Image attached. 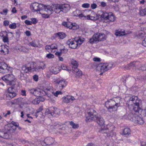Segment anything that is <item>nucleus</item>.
Returning <instances> with one entry per match:
<instances>
[{
	"instance_id": "f3484780",
	"label": "nucleus",
	"mask_w": 146,
	"mask_h": 146,
	"mask_svg": "<svg viewBox=\"0 0 146 146\" xmlns=\"http://www.w3.org/2000/svg\"><path fill=\"white\" fill-rule=\"evenodd\" d=\"M54 139L52 138L48 137L46 138L43 141L41 142V144L43 146L46 145H50L54 142Z\"/></svg>"
},
{
	"instance_id": "58836bf2",
	"label": "nucleus",
	"mask_w": 146,
	"mask_h": 146,
	"mask_svg": "<svg viewBox=\"0 0 146 146\" xmlns=\"http://www.w3.org/2000/svg\"><path fill=\"white\" fill-rule=\"evenodd\" d=\"M46 94V92L42 90H41L40 89V93L39 96V97H42V96H43L45 95Z\"/></svg>"
},
{
	"instance_id": "ddd939ff",
	"label": "nucleus",
	"mask_w": 146,
	"mask_h": 146,
	"mask_svg": "<svg viewBox=\"0 0 146 146\" xmlns=\"http://www.w3.org/2000/svg\"><path fill=\"white\" fill-rule=\"evenodd\" d=\"M141 100L138 98L137 96H133L130 97L127 101V104L129 107H130L131 105L136 103H141Z\"/></svg>"
},
{
	"instance_id": "2eb2a0df",
	"label": "nucleus",
	"mask_w": 146,
	"mask_h": 146,
	"mask_svg": "<svg viewBox=\"0 0 146 146\" xmlns=\"http://www.w3.org/2000/svg\"><path fill=\"white\" fill-rule=\"evenodd\" d=\"M15 89L13 86H11L8 89V93L6 94L7 97L8 99H10L15 97L16 94L14 92Z\"/></svg>"
},
{
	"instance_id": "f704fd0d",
	"label": "nucleus",
	"mask_w": 146,
	"mask_h": 146,
	"mask_svg": "<svg viewBox=\"0 0 146 146\" xmlns=\"http://www.w3.org/2000/svg\"><path fill=\"white\" fill-rule=\"evenodd\" d=\"M135 66V64L133 63H131L127 65L125 67V69L127 70L130 69L132 67Z\"/></svg>"
},
{
	"instance_id": "1a4fd4ad",
	"label": "nucleus",
	"mask_w": 146,
	"mask_h": 146,
	"mask_svg": "<svg viewBox=\"0 0 146 146\" xmlns=\"http://www.w3.org/2000/svg\"><path fill=\"white\" fill-rule=\"evenodd\" d=\"M111 127L110 125H108L106 126H104V128H102L99 130V132L104 134L105 136L112 137L113 135V133L111 128H110Z\"/></svg>"
},
{
	"instance_id": "69168bd1",
	"label": "nucleus",
	"mask_w": 146,
	"mask_h": 146,
	"mask_svg": "<svg viewBox=\"0 0 146 146\" xmlns=\"http://www.w3.org/2000/svg\"><path fill=\"white\" fill-rule=\"evenodd\" d=\"M11 103L12 104H18L17 102V100H16V99H15L13 101H12L11 102Z\"/></svg>"
},
{
	"instance_id": "8fccbe9b",
	"label": "nucleus",
	"mask_w": 146,
	"mask_h": 146,
	"mask_svg": "<svg viewBox=\"0 0 146 146\" xmlns=\"http://www.w3.org/2000/svg\"><path fill=\"white\" fill-rule=\"evenodd\" d=\"M40 89H36L35 93V96L39 97Z\"/></svg>"
},
{
	"instance_id": "aec40b11",
	"label": "nucleus",
	"mask_w": 146,
	"mask_h": 146,
	"mask_svg": "<svg viewBox=\"0 0 146 146\" xmlns=\"http://www.w3.org/2000/svg\"><path fill=\"white\" fill-rule=\"evenodd\" d=\"M9 52L8 48L0 43V54L5 55L8 54Z\"/></svg>"
},
{
	"instance_id": "412c9836",
	"label": "nucleus",
	"mask_w": 146,
	"mask_h": 146,
	"mask_svg": "<svg viewBox=\"0 0 146 146\" xmlns=\"http://www.w3.org/2000/svg\"><path fill=\"white\" fill-rule=\"evenodd\" d=\"M55 82L59 85L60 90L62 89L63 88L66 86L67 82L65 80H61L60 81L56 80Z\"/></svg>"
},
{
	"instance_id": "dca6fc26",
	"label": "nucleus",
	"mask_w": 146,
	"mask_h": 146,
	"mask_svg": "<svg viewBox=\"0 0 146 146\" xmlns=\"http://www.w3.org/2000/svg\"><path fill=\"white\" fill-rule=\"evenodd\" d=\"M9 34H10L11 37H13V33L12 32L7 33L6 31H2L0 33L1 36L3 38V41L5 43H8L9 42Z\"/></svg>"
},
{
	"instance_id": "4c0bfd02",
	"label": "nucleus",
	"mask_w": 146,
	"mask_h": 146,
	"mask_svg": "<svg viewBox=\"0 0 146 146\" xmlns=\"http://www.w3.org/2000/svg\"><path fill=\"white\" fill-rule=\"evenodd\" d=\"M53 108H54V109H53L54 111H52V113L53 114V116H55V115H54V114L59 115L60 114V111L59 110L55 107H53Z\"/></svg>"
},
{
	"instance_id": "5fc2aeb1",
	"label": "nucleus",
	"mask_w": 146,
	"mask_h": 146,
	"mask_svg": "<svg viewBox=\"0 0 146 146\" xmlns=\"http://www.w3.org/2000/svg\"><path fill=\"white\" fill-rule=\"evenodd\" d=\"M31 20L32 21H31L32 22V23H33L34 24H35L37 22L36 19L35 18H32L31 19Z\"/></svg>"
},
{
	"instance_id": "864d4df0",
	"label": "nucleus",
	"mask_w": 146,
	"mask_h": 146,
	"mask_svg": "<svg viewBox=\"0 0 146 146\" xmlns=\"http://www.w3.org/2000/svg\"><path fill=\"white\" fill-rule=\"evenodd\" d=\"M62 92L60 91H57L54 94V95L56 96H57L58 94H62Z\"/></svg>"
},
{
	"instance_id": "4be33fe9",
	"label": "nucleus",
	"mask_w": 146,
	"mask_h": 146,
	"mask_svg": "<svg viewBox=\"0 0 146 146\" xmlns=\"http://www.w3.org/2000/svg\"><path fill=\"white\" fill-rule=\"evenodd\" d=\"M89 41L91 44L99 42V38L97 33L94 34L92 37L90 39Z\"/></svg>"
},
{
	"instance_id": "cd10ccee",
	"label": "nucleus",
	"mask_w": 146,
	"mask_h": 146,
	"mask_svg": "<svg viewBox=\"0 0 146 146\" xmlns=\"http://www.w3.org/2000/svg\"><path fill=\"white\" fill-rule=\"evenodd\" d=\"M131 130L129 128H125L123 131L122 135H128L130 134Z\"/></svg>"
},
{
	"instance_id": "b1692460",
	"label": "nucleus",
	"mask_w": 146,
	"mask_h": 146,
	"mask_svg": "<svg viewBox=\"0 0 146 146\" xmlns=\"http://www.w3.org/2000/svg\"><path fill=\"white\" fill-rule=\"evenodd\" d=\"M72 71L76 75L75 76L76 77H79L81 76L82 74V72L78 68L73 69Z\"/></svg>"
},
{
	"instance_id": "2f4dec72",
	"label": "nucleus",
	"mask_w": 146,
	"mask_h": 146,
	"mask_svg": "<svg viewBox=\"0 0 146 146\" xmlns=\"http://www.w3.org/2000/svg\"><path fill=\"white\" fill-rule=\"evenodd\" d=\"M56 35L59 37L60 39H63L66 36V35L65 33H58L56 34Z\"/></svg>"
},
{
	"instance_id": "c756f323",
	"label": "nucleus",
	"mask_w": 146,
	"mask_h": 146,
	"mask_svg": "<svg viewBox=\"0 0 146 146\" xmlns=\"http://www.w3.org/2000/svg\"><path fill=\"white\" fill-rule=\"evenodd\" d=\"M30 102L29 101L28 99L26 98H22V101L21 102V105H27L30 104Z\"/></svg>"
},
{
	"instance_id": "ea45409f",
	"label": "nucleus",
	"mask_w": 146,
	"mask_h": 146,
	"mask_svg": "<svg viewBox=\"0 0 146 146\" xmlns=\"http://www.w3.org/2000/svg\"><path fill=\"white\" fill-rule=\"evenodd\" d=\"M44 11H43L42 13H41V14L42 15V17L44 18H48L49 17V15L51 14H50L49 13H48L49 14H46L45 13H43Z\"/></svg>"
},
{
	"instance_id": "c9c22d12",
	"label": "nucleus",
	"mask_w": 146,
	"mask_h": 146,
	"mask_svg": "<svg viewBox=\"0 0 146 146\" xmlns=\"http://www.w3.org/2000/svg\"><path fill=\"white\" fill-rule=\"evenodd\" d=\"M29 45L34 47H37L36 41L35 40H34L32 42H29Z\"/></svg>"
},
{
	"instance_id": "9b49d317",
	"label": "nucleus",
	"mask_w": 146,
	"mask_h": 146,
	"mask_svg": "<svg viewBox=\"0 0 146 146\" xmlns=\"http://www.w3.org/2000/svg\"><path fill=\"white\" fill-rule=\"evenodd\" d=\"M12 71V68L4 62H0V73H5Z\"/></svg>"
},
{
	"instance_id": "6e6552de",
	"label": "nucleus",
	"mask_w": 146,
	"mask_h": 146,
	"mask_svg": "<svg viewBox=\"0 0 146 146\" xmlns=\"http://www.w3.org/2000/svg\"><path fill=\"white\" fill-rule=\"evenodd\" d=\"M80 18L83 19L90 20L93 21L96 20L98 19V17L97 15L93 11L91 12L90 14L87 15L86 16H85L82 14L77 15V16Z\"/></svg>"
},
{
	"instance_id": "f03ea898",
	"label": "nucleus",
	"mask_w": 146,
	"mask_h": 146,
	"mask_svg": "<svg viewBox=\"0 0 146 146\" xmlns=\"http://www.w3.org/2000/svg\"><path fill=\"white\" fill-rule=\"evenodd\" d=\"M121 98L117 96L112 99H110L105 102V106L109 111L110 112L115 111L117 108L121 106Z\"/></svg>"
},
{
	"instance_id": "603ef678",
	"label": "nucleus",
	"mask_w": 146,
	"mask_h": 146,
	"mask_svg": "<svg viewBox=\"0 0 146 146\" xmlns=\"http://www.w3.org/2000/svg\"><path fill=\"white\" fill-rule=\"evenodd\" d=\"M142 45L146 47V37H144L142 42Z\"/></svg>"
},
{
	"instance_id": "f8f14e48",
	"label": "nucleus",
	"mask_w": 146,
	"mask_h": 146,
	"mask_svg": "<svg viewBox=\"0 0 146 146\" xmlns=\"http://www.w3.org/2000/svg\"><path fill=\"white\" fill-rule=\"evenodd\" d=\"M35 63L34 62L31 63H29L23 66L22 69L25 73H28L31 70L35 69L34 67Z\"/></svg>"
},
{
	"instance_id": "37998d69",
	"label": "nucleus",
	"mask_w": 146,
	"mask_h": 146,
	"mask_svg": "<svg viewBox=\"0 0 146 146\" xmlns=\"http://www.w3.org/2000/svg\"><path fill=\"white\" fill-rule=\"evenodd\" d=\"M36 89H31L29 90V92L30 94H33L35 96V92Z\"/></svg>"
},
{
	"instance_id": "473e14b6",
	"label": "nucleus",
	"mask_w": 146,
	"mask_h": 146,
	"mask_svg": "<svg viewBox=\"0 0 146 146\" xmlns=\"http://www.w3.org/2000/svg\"><path fill=\"white\" fill-rule=\"evenodd\" d=\"M136 121L140 125H142L144 123V121L143 118L139 117H137Z\"/></svg>"
},
{
	"instance_id": "7c9ffc66",
	"label": "nucleus",
	"mask_w": 146,
	"mask_h": 146,
	"mask_svg": "<svg viewBox=\"0 0 146 146\" xmlns=\"http://www.w3.org/2000/svg\"><path fill=\"white\" fill-rule=\"evenodd\" d=\"M115 34L117 36H121L125 35V32L124 31H119L118 30H116L115 33Z\"/></svg>"
},
{
	"instance_id": "338daca9",
	"label": "nucleus",
	"mask_w": 146,
	"mask_h": 146,
	"mask_svg": "<svg viewBox=\"0 0 146 146\" xmlns=\"http://www.w3.org/2000/svg\"><path fill=\"white\" fill-rule=\"evenodd\" d=\"M25 33L26 35L27 36H29L31 35V32L29 31H26L25 32Z\"/></svg>"
},
{
	"instance_id": "72a5a7b5",
	"label": "nucleus",
	"mask_w": 146,
	"mask_h": 146,
	"mask_svg": "<svg viewBox=\"0 0 146 146\" xmlns=\"http://www.w3.org/2000/svg\"><path fill=\"white\" fill-rule=\"evenodd\" d=\"M70 124L74 129L78 128L79 127V125L78 124L75 123L72 121L70 122Z\"/></svg>"
},
{
	"instance_id": "c03bdc74",
	"label": "nucleus",
	"mask_w": 146,
	"mask_h": 146,
	"mask_svg": "<svg viewBox=\"0 0 146 146\" xmlns=\"http://www.w3.org/2000/svg\"><path fill=\"white\" fill-rule=\"evenodd\" d=\"M16 27V24L15 23H13L9 25V27L11 29H15Z\"/></svg>"
},
{
	"instance_id": "423d86ee",
	"label": "nucleus",
	"mask_w": 146,
	"mask_h": 146,
	"mask_svg": "<svg viewBox=\"0 0 146 146\" xmlns=\"http://www.w3.org/2000/svg\"><path fill=\"white\" fill-rule=\"evenodd\" d=\"M2 79L7 85L14 86L15 85V82L14 80L15 77L12 74L6 75L2 77Z\"/></svg>"
},
{
	"instance_id": "bf43d9fd",
	"label": "nucleus",
	"mask_w": 146,
	"mask_h": 146,
	"mask_svg": "<svg viewBox=\"0 0 146 146\" xmlns=\"http://www.w3.org/2000/svg\"><path fill=\"white\" fill-rule=\"evenodd\" d=\"M9 22L7 20H5L3 22V25L5 26H7L9 25Z\"/></svg>"
},
{
	"instance_id": "de8ad7c7",
	"label": "nucleus",
	"mask_w": 146,
	"mask_h": 146,
	"mask_svg": "<svg viewBox=\"0 0 146 146\" xmlns=\"http://www.w3.org/2000/svg\"><path fill=\"white\" fill-rule=\"evenodd\" d=\"M43 109L42 107H40L36 111L39 113L40 114V115H41L42 114V113L41 112V111Z\"/></svg>"
},
{
	"instance_id": "a211bd4d",
	"label": "nucleus",
	"mask_w": 146,
	"mask_h": 146,
	"mask_svg": "<svg viewBox=\"0 0 146 146\" xmlns=\"http://www.w3.org/2000/svg\"><path fill=\"white\" fill-rule=\"evenodd\" d=\"M140 103L135 104L131 105L130 108H132V110L137 113L140 114L142 111L139 106Z\"/></svg>"
},
{
	"instance_id": "f257e3e1",
	"label": "nucleus",
	"mask_w": 146,
	"mask_h": 146,
	"mask_svg": "<svg viewBox=\"0 0 146 146\" xmlns=\"http://www.w3.org/2000/svg\"><path fill=\"white\" fill-rule=\"evenodd\" d=\"M18 123L13 121L11 123L5 125L4 129H0V137L6 139H10L11 134L15 131L16 127H18Z\"/></svg>"
},
{
	"instance_id": "bb28decb",
	"label": "nucleus",
	"mask_w": 146,
	"mask_h": 146,
	"mask_svg": "<svg viewBox=\"0 0 146 146\" xmlns=\"http://www.w3.org/2000/svg\"><path fill=\"white\" fill-rule=\"evenodd\" d=\"M71 63L72 65V70H73V69L78 68L77 67L78 66V64L76 60L73 59L71 60Z\"/></svg>"
},
{
	"instance_id": "6ab92c4d",
	"label": "nucleus",
	"mask_w": 146,
	"mask_h": 146,
	"mask_svg": "<svg viewBox=\"0 0 146 146\" xmlns=\"http://www.w3.org/2000/svg\"><path fill=\"white\" fill-rule=\"evenodd\" d=\"M52 10L54 9V12L56 13H59L62 12L61 4H53V8L51 7ZM53 12L51 13L52 14Z\"/></svg>"
},
{
	"instance_id": "e433bc0d",
	"label": "nucleus",
	"mask_w": 146,
	"mask_h": 146,
	"mask_svg": "<svg viewBox=\"0 0 146 146\" xmlns=\"http://www.w3.org/2000/svg\"><path fill=\"white\" fill-rule=\"evenodd\" d=\"M139 14L142 16L146 15V8L140 10Z\"/></svg>"
},
{
	"instance_id": "4d7b16f0",
	"label": "nucleus",
	"mask_w": 146,
	"mask_h": 146,
	"mask_svg": "<svg viewBox=\"0 0 146 146\" xmlns=\"http://www.w3.org/2000/svg\"><path fill=\"white\" fill-rule=\"evenodd\" d=\"M22 98H19L17 99H16V100H17V102L18 104H21V102L22 101Z\"/></svg>"
},
{
	"instance_id": "3c124183",
	"label": "nucleus",
	"mask_w": 146,
	"mask_h": 146,
	"mask_svg": "<svg viewBox=\"0 0 146 146\" xmlns=\"http://www.w3.org/2000/svg\"><path fill=\"white\" fill-rule=\"evenodd\" d=\"M45 49L47 50L49 52H52L51 49V48L50 45H46L45 46Z\"/></svg>"
},
{
	"instance_id": "7ed1b4c3",
	"label": "nucleus",
	"mask_w": 146,
	"mask_h": 146,
	"mask_svg": "<svg viewBox=\"0 0 146 146\" xmlns=\"http://www.w3.org/2000/svg\"><path fill=\"white\" fill-rule=\"evenodd\" d=\"M88 116L86 117V122H89L92 121H96L100 125H103L104 124V121L103 118L100 116H98L96 111L91 109L88 112Z\"/></svg>"
},
{
	"instance_id": "4468645a",
	"label": "nucleus",
	"mask_w": 146,
	"mask_h": 146,
	"mask_svg": "<svg viewBox=\"0 0 146 146\" xmlns=\"http://www.w3.org/2000/svg\"><path fill=\"white\" fill-rule=\"evenodd\" d=\"M62 25L65 27L72 29L73 30L77 29L79 27L78 26L76 23H73L70 22H64L62 23Z\"/></svg>"
},
{
	"instance_id": "680f3d73",
	"label": "nucleus",
	"mask_w": 146,
	"mask_h": 146,
	"mask_svg": "<svg viewBox=\"0 0 146 146\" xmlns=\"http://www.w3.org/2000/svg\"><path fill=\"white\" fill-rule=\"evenodd\" d=\"M139 69L142 71H144L146 70V67L144 66H143L140 67Z\"/></svg>"
},
{
	"instance_id": "6e6d98bb",
	"label": "nucleus",
	"mask_w": 146,
	"mask_h": 146,
	"mask_svg": "<svg viewBox=\"0 0 146 146\" xmlns=\"http://www.w3.org/2000/svg\"><path fill=\"white\" fill-rule=\"evenodd\" d=\"M61 68L63 70H68L67 67L66 65L62 64H61Z\"/></svg>"
},
{
	"instance_id": "49530a36",
	"label": "nucleus",
	"mask_w": 146,
	"mask_h": 146,
	"mask_svg": "<svg viewBox=\"0 0 146 146\" xmlns=\"http://www.w3.org/2000/svg\"><path fill=\"white\" fill-rule=\"evenodd\" d=\"M90 6V4L88 3H84L82 5V7L84 8H88Z\"/></svg>"
},
{
	"instance_id": "9d476101",
	"label": "nucleus",
	"mask_w": 146,
	"mask_h": 146,
	"mask_svg": "<svg viewBox=\"0 0 146 146\" xmlns=\"http://www.w3.org/2000/svg\"><path fill=\"white\" fill-rule=\"evenodd\" d=\"M112 66L111 64L101 63L97 66V70L101 72H104L110 69Z\"/></svg>"
},
{
	"instance_id": "a19ab883",
	"label": "nucleus",
	"mask_w": 146,
	"mask_h": 146,
	"mask_svg": "<svg viewBox=\"0 0 146 146\" xmlns=\"http://www.w3.org/2000/svg\"><path fill=\"white\" fill-rule=\"evenodd\" d=\"M46 67L45 64H44L43 63L41 62L40 63V66H38V69H44Z\"/></svg>"
},
{
	"instance_id": "a878e982",
	"label": "nucleus",
	"mask_w": 146,
	"mask_h": 146,
	"mask_svg": "<svg viewBox=\"0 0 146 146\" xmlns=\"http://www.w3.org/2000/svg\"><path fill=\"white\" fill-rule=\"evenodd\" d=\"M64 99L65 102L66 103H68L71 101H72L75 99L73 97L70 96H67L66 97H65Z\"/></svg>"
},
{
	"instance_id": "39448f33",
	"label": "nucleus",
	"mask_w": 146,
	"mask_h": 146,
	"mask_svg": "<svg viewBox=\"0 0 146 146\" xmlns=\"http://www.w3.org/2000/svg\"><path fill=\"white\" fill-rule=\"evenodd\" d=\"M98 15L100 16L102 19L108 22L113 21L115 17L111 12L107 13L106 11H100L98 12Z\"/></svg>"
},
{
	"instance_id": "13d9d810",
	"label": "nucleus",
	"mask_w": 146,
	"mask_h": 146,
	"mask_svg": "<svg viewBox=\"0 0 146 146\" xmlns=\"http://www.w3.org/2000/svg\"><path fill=\"white\" fill-rule=\"evenodd\" d=\"M25 23L28 25H32V22L28 20H25Z\"/></svg>"
},
{
	"instance_id": "e2e57ef3",
	"label": "nucleus",
	"mask_w": 146,
	"mask_h": 146,
	"mask_svg": "<svg viewBox=\"0 0 146 146\" xmlns=\"http://www.w3.org/2000/svg\"><path fill=\"white\" fill-rule=\"evenodd\" d=\"M97 6V5L96 4L93 3L91 5V7L92 9H94Z\"/></svg>"
},
{
	"instance_id": "09e8293b",
	"label": "nucleus",
	"mask_w": 146,
	"mask_h": 146,
	"mask_svg": "<svg viewBox=\"0 0 146 146\" xmlns=\"http://www.w3.org/2000/svg\"><path fill=\"white\" fill-rule=\"evenodd\" d=\"M54 55L51 53L48 54L46 56V57L49 58H54Z\"/></svg>"
},
{
	"instance_id": "774afa93",
	"label": "nucleus",
	"mask_w": 146,
	"mask_h": 146,
	"mask_svg": "<svg viewBox=\"0 0 146 146\" xmlns=\"http://www.w3.org/2000/svg\"><path fill=\"white\" fill-rule=\"evenodd\" d=\"M21 94L23 96H26V91L25 90H22Z\"/></svg>"
},
{
	"instance_id": "20e7f679",
	"label": "nucleus",
	"mask_w": 146,
	"mask_h": 146,
	"mask_svg": "<svg viewBox=\"0 0 146 146\" xmlns=\"http://www.w3.org/2000/svg\"><path fill=\"white\" fill-rule=\"evenodd\" d=\"M31 8L33 12H36L38 13L39 11L40 14H41L43 11L50 14H51L53 12L51 6L48 5L46 6L41 4H39L37 3H32L31 5Z\"/></svg>"
},
{
	"instance_id": "0eeeda50",
	"label": "nucleus",
	"mask_w": 146,
	"mask_h": 146,
	"mask_svg": "<svg viewBox=\"0 0 146 146\" xmlns=\"http://www.w3.org/2000/svg\"><path fill=\"white\" fill-rule=\"evenodd\" d=\"M82 42L80 38L77 40H75L74 39H70L66 42V43L69 45L70 48L75 49L82 44Z\"/></svg>"
},
{
	"instance_id": "a18cd8bd",
	"label": "nucleus",
	"mask_w": 146,
	"mask_h": 146,
	"mask_svg": "<svg viewBox=\"0 0 146 146\" xmlns=\"http://www.w3.org/2000/svg\"><path fill=\"white\" fill-rule=\"evenodd\" d=\"M51 50L55 49H56L57 48V46L55 44H52L50 45Z\"/></svg>"
},
{
	"instance_id": "393cba45",
	"label": "nucleus",
	"mask_w": 146,
	"mask_h": 146,
	"mask_svg": "<svg viewBox=\"0 0 146 146\" xmlns=\"http://www.w3.org/2000/svg\"><path fill=\"white\" fill-rule=\"evenodd\" d=\"M54 108L53 107H50L46 109L45 111V114L48 115L49 114L52 116H53V114L52 113V111H54Z\"/></svg>"
},
{
	"instance_id": "79ce46f5",
	"label": "nucleus",
	"mask_w": 146,
	"mask_h": 146,
	"mask_svg": "<svg viewBox=\"0 0 146 146\" xmlns=\"http://www.w3.org/2000/svg\"><path fill=\"white\" fill-rule=\"evenodd\" d=\"M32 103L34 104H38L40 103V100H38V98H35L33 100Z\"/></svg>"
},
{
	"instance_id": "0e129e2a",
	"label": "nucleus",
	"mask_w": 146,
	"mask_h": 146,
	"mask_svg": "<svg viewBox=\"0 0 146 146\" xmlns=\"http://www.w3.org/2000/svg\"><path fill=\"white\" fill-rule=\"evenodd\" d=\"M93 60L94 61L99 62L100 61V59L99 58L95 57L93 58Z\"/></svg>"
},
{
	"instance_id": "5701e85b",
	"label": "nucleus",
	"mask_w": 146,
	"mask_h": 146,
	"mask_svg": "<svg viewBox=\"0 0 146 146\" xmlns=\"http://www.w3.org/2000/svg\"><path fill=\"white\" fill-rule=\"evenodd\" d=\"M62 12L66 13L70 9V6L67 4H61Z\"/></svg>"
},
{
	"instance_id": "c85d7f7f",
	"label": "nucleus",
	"mask_w": 146,
	"mask_h": 146,
	"mask_svg": "<svg viewBox=\"0 0 146 146\" xmlns=\"http://www.w3.org/2000/svg\"><path fill=\"white\" fill-rule=\"evenodd\" d=\"M99 38V41H104L105 40V35L102 33H97Z\"/></svg>"
},
{
	"instance_id": "052dcab7",
	"label": "nucleus",
	"mask_w": 146,
	"mask_h": 146,
	"mask_svg": "<svg viewBox=\"0 0 146 146\" xmlns=\"http://www.w3.org/2000/svg\"><path fill=\"white\" fill-rule=\"evenodd\" d=\"M33 79L36 81H37L38 80V76L36 75H34L33 76Z\"/></svg>"
}]
</instances>
